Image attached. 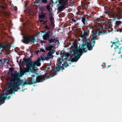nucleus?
I'll return each instance as SVG.
<instances>
[{
    "label": "nucleus",
    "instance_id": "f257e3e1",
    "mask_svg": "<svg viewBox=\"0 0 122 122\" xmlns=\"http://www.w3.org/2000/svg\"><path fill=\"white\" fill-rule=\"evenodd\" d=\"M73 48L70 55L71 61L73 62L76 61L79 58L80 56L82 55V52H85V49L87 47L89 50L92 49L90 42H87L86 45L85 44L83 43L81 48L78 50L77 48L76 42H74L73 43Z\"/></svg>",
    "mask_w": 122,
    "mask_h": 122
},
{
    "label": "nucleus",
    "instance_id": "f03ea898",
    "mask_svg": "<svg viewBox=\"0 0 122 122\" xmlns=\"http://www.w3.org/2000/svg\"><path fill=\"white\" fill-rule=\"evenodd\" d=\"M8 86H7L4 89L3 91V92H4L5 91L6 92L8 91V92L7 93L5 94V95L4 94H3L4 95V96L5 98L4 100L5 101V100L6 98H7L8 99H9L10 98H11L10 96H9L8 97L7 96L8 95H10L12 93H13L15 94V92H18V90H20V85L23 86H25V85H28V84H7ZM31 85V84H29Z\"/></svg>",
    "mask_w": 122,
    "mask_h": 122
},
{
    "label": "nucleus",
    "instance_id": "7ed1b4c3",
    "mask_svg": "<svg viewBox=\"0 0 122 122\" xmlns=\"http://www.w3.org/2000/svg\"><path fill=\"white\" fill-rule=\"evenodd\" d=\"M25 72L24 70H21L20 71L19 74L17 73V72H15V73L13 74V77L11 79H8L7 80V81L8 82V84H11L15 83V84H17L18 82L20 81V79L19 77L21 76L24 74Z\"/></svg>",
    "mask_w": 122,
    "mask_h": 122
},
{
    "label": "nucleus",
    "instance_id": "20e7f679",
    "mask_svg": "<svg viewBox=\"0 0 122 122\" xmlns=\"http://www.w3.org/2000/svg\"><path fill=\"white\" fill-rule=\"evenodd\" d=\"M35 37L34 36H26L24 37L23 42L28 44L30 42H34L36 41Z\"/></svg>",
    "mask_w": 122,
    "mask_h": 122
},
{
    "label": "nucleus",
    "instance_id": "39448f33",
    "mask_svg": "<svg viewBox=\"0 0 122 122\" xmlns=\"http://www.w3.org/2000/svg\"><path fill=\"white\" fill-rule=\"evenodd\" d=\"M40 61L38 59L36 61L30 63L29 64L30 65V67L32 68L33 70L34 71H35V68L36 67V66H40L41 65Z\"/></svg>",
    "mask_w": 122,
    "mask_h": 122
},
{
    "label": "nucleus",
    "instance_id": "423d86ee",
    "mask_svg": "<svg viewBox=\"0 0 122 122\" xmlns=\"http://www.w3.org/2000/svg\"><path fill=\"white\" fill-rule=\"evenodd\" d=\"M70 54L67 53L64 54H61V59L62 60H65L66 59L70 56Z\"/></svg>",
    "mask_w": 122,
    "mask_h": 122
},
{
    "label": "nucleus",
    "instance_id": "0eeeda50",
    "mask_svg": "<svg viewBox=\"0 0 122 122\" xmlns=\"http://www.w3.org/2000/svg\"><path fill=\"white\" fill-rule=\"evenodd\" d=\"M52 34V30H51L49 31V32H48V33L44 35L43 36V38L44 40H46L49 37V35H51Z\"/></svg>",
    "mask_w": 122,
    "mask_h": 122
},
{
    "label": "nucleus",
    "instance_id": "6e6552de",
    "mask_svg": "<svg viewBox=\"0 0 122 122\" xmlns=\"http://www.w3.org/2000/svg\"><path fill=\"white\" fill-rule=\"evenodd\" d=\"M45 77V76L44 75L38 76L36 78L37 81V82H40L42 81L44 79Z\"/></svg>",
    "mask_w": 122,
    "mask_h": 122
},
{
    "label": "nucleus",
    "instance_id": "1a4fd4ad",
    "mask_svg": "<svg viewBox=\"0 0 122 122\" xmlns=\"http://www.w3.org/2000/svg\"><path fill=\"white\" fill-rule=\"evenodd\" d=\"M5 97L4 96L3 94H0V105L4 103V99H5Z\"/></svg>",
    "mask_w": 122,
    "mask_h": 122
},
{
    "label": "nucleus",
    "instance_id": "9d476101",
    "mask_svg": "<svg viewBox=\"0 0 122 122\" xmlns=\"http://www.w3.org/2000/svg\"><path fill=\"white\" fill-rule=\"evenodd\" d=\"M53 53L51 52H48L47 53V56L46 57L48 60H49L53 57V56L52 54H53Z\"/></svg>",
    "mask_w": 122,
    "mask_h": 122
},
{
    "label": "nucleus",
    "instance_id": "9b49d317",
    "mask_svg": "<svg viewBox=\"0 0 122 122\" xmlns=\"http://www.w3.org/2000/svg\"><path fill=\"white\" fill-rule=\"evenodd\" d=\"M115 43L117 44V45H118V46H119L120 48H122V41L119 42V41H118Z\"/></svg>",
    "mask_w": 122,
    "mask_h": 122
},
{
    "label": "nucleus",
    "instance_id": "f8f14e48",
    "mask_svg": "<svg viewBox=\"0 0 122 122\" xmlns=\"http://www.w3.org/2000/svg\"><path fill=\"white\" fill-rule=\"evenodd\" d=\"M88 33L84 31V33L82 34L81 35V37L85 38L86 36H88Z\"/></svg>",
    "mask_w": 122,
    "mask_h": 122
},
{
    "label": "nucleus",
    "instance_id": "ddd939ff",
    "mask_svg": "<svg viewBox=\"0 0 122 122\" xmlns=\"http://www.w3.org/2000/svg\"><path fill=\"white\" fill-rule=\"evenodd\" d=\"M38 59H39L40 61H41V60L43 61L45 60H48L46 57H45L43 56H42L41 57H40Z\"/></svg>",
    "mask_w": 122,
    "mask_h": 122
},
{
    "label": "nucleus",
    "instance_id": "4468645a",
    "mask_svg": "<svg viewBox=\"0 0 122 122\" xmlns=\"http://www.w3.org/2000/svg\"><path fill=\"white\" fill-rule=\"evenodd\" d=\"M67 0H59V3L60 4H63L66 3Z\"/></svg>",
    "mask_w": 122,
    "mask_h": 122
},
{
    "label": "nucleus",
    "instance_id": "2eb2a0df",
    "mask_svg": "<svg viewBox=\"0 0 122 122\" xmlns=\"http://www.w3.org/2000/svg\"><path fill=\"white\" fill-rule=\"evenodd\" d=\"M53 46L52 45L50 46H47L46 48V49L47 50H51Z\"/></svg>",
    "mask_w": 122,
    "mask_h": 122
},
{
    "label": "nucleus",
    "instance_id": "dca6fc26",
    "mask_svg": "<svg viewBox=\"0 0 122 122\" xmlns=\"http://www.w3.org/2000/svg\"><path fill=\"white\" fill-rule=\"evenodd\" d=\"M96 37V35L94 34H92L91 36V37H92L91 40H95Z\"/></svg>",
    "mask_w": 122,
    "mask_h": 122
},
{
    "label": "nucleus",
    "instance_id": "f3484780",
    "mask_svg": "<svg viewBox=\"0 0 122 122\" xmlns=\"http://www.w3.org/2000/svg\"><path fill=\"white\" fill-rule=\"evenodd\" d=\"M122 22L120 21H116V26H118V25H120Z\"/></svg>",
    "mask_w": 122,
    "mask_h": 122
},
{
    "label": "nucleus",
    "instance_id": "a211bd4d",
    "mask_svg": "<svg viewBox=\"0 0 122 122\" xmlns=\"http://www.w3.org/2000/svg\"><path fill=\"white\" fill-rule=\"evenodd\" d=\"M115 51L117 52L118 53H120V48H119L118 47H117L116 48H115Z\"/></svg>",
    "mask_w": 122,
    "mask_h": 122
},
{
    "label": "nucleus",
    "instance_id": "6ab92c4d",
    "mask_svg": "<svg viewBox=\"0 0 122 122\" xmlns=\"http://www.w3.org/2000/svg\"><path fill=\"white\" fill-rule=\"evenodd\" d=\"M63 67H66L68 66V65L66 62H64L62 65Z\"/></svg>",
    "mask_w": 122,
    "mask_h": 122
},
{
    "label": "nucleus",
    "instance_id": "aec40b11",
    "mask_svg": "<svg viewBox=\"0 0 122 122\" xmlns=\"http://www.w3.org/2000/svg\"><path fill=\"white\" fill-rule=\"evenodd\" d=\"M49 19L50 20H54L53 17L52 16V14L51 13H50L49 15Z\"/></svg>",
    "mask_w": 122,
    "mask_h": 122
},
{
    "label": "nucleus",
    "instance_id": "412c9836",
    "mask_svg": "<svg viewBox=\"0 0 122 122\" xmlns=\"http://www.w3.org/2000/svg\"><path fill=\"white\" fill-rule=\"evenodd\" d=\"M61 63V59H58L57 62V64L58 66H59Z\"/></svg>",
    "mask_w": 122,
    "mask_h": 122
},
{
    "label": "nucleus",
    "instance_id": "4be33fe9",
    "mask_svg": "<svg viewBox=\"0 0 122 122\" xmlns=\"http://www.w3.org/2000/svg\"><path fill=\"white\" fill-rule=\"evenodd\" d=\"M1 48H3V49H5L6 48V47L4 44H0V49Z\"/></svg>",
    "mask_w": 122,
    "mask_h": 122
},
{
    "label": "nucleus",
    "instance_id": "5701e85b",
    "mask_svg": "<svg viewBox=\"0 0 122 122\" xmlns=\"http://www.w3.org/2000/svg\"><path fill=\"white\" fill-rule=\"evenodd\" d=\"M54 20H51L50 23L51 25L52 26V27H53L54 26Z\"/></svg>",
    "mask_w": 122,
    "mask_h": 122
},
{
    "label": "nucleus",
    "instance_id": "b1692460",
    "mask_svg": "<svg viewBox=\"0 0 122 122\" xmlns=\"http://www.w3.org/2000/svg\"><path fill=\"white\" fill-rule=\"evenodd\" d=\"M47 10L50 12L52 10L51 8L50 7V6L49 5H47Z\"/></svg>",
    "mask_w": 122,
    "mask_h": 122
},
{
    "label": "nucleus",
    "instance_id": "393cba45",
    "mask_svg": "<svg viewBox=\"0 0 122 122\" xmlns=\"http://www.w3.org/2000/svg\"><path fill=\"white\" fill-rule=\"evenodd\" d=\"M55 40V39H54L50 38L49 40V41L51 43L54 42Z\"/></svg>",
    "mask_w": 122,
    "mask_h": 122
},
{
    "label": "nucleus",
    "instance_id": "a878e982",
    "mask_svg": "<svg viewBox=\"0 0 122 122\" xmlns=\"http://www.w3.org/2000/svg\"><path fill=\"white\" fill-rule=\"evenodd\" d=\"M63 8V7L62 6H60L58 8V10H60V11H61L62 10Z\"/></svg>",
    "mask_w": 122,
    "mask_h": 122
},
{
    "label": "nucleus",
    "instance_id": "bb28decb",
    "mask_svg": "<svg viewBox=\"0 0 122 122\" xmlns=\"http://www.w3.org/2000/svg\"><path fill=\"white\" fill-rule=\"evenodd\" d=\"M85 17H83L82 19V20L83 23L85 25Z\"/></svg>",
    "mask_w": 122,
    "mask_h": 122
},
{
    "label": "nucleus",
    "instance_id": "cd10ccee",
    "mask_svg": "<svg viewBox=\"0 0 122 122\" xmlns=\"http://www.w3.org/2000/svg\"><path fill=\"white\" fill-rule=\"evenodd\" d=\"M45 16V15L44 14H42L39 16L40 18H43Z\"/></svg>",
    "mask_w": 122,
    "mask_h": 122
},
{
    "label": "nucleus",
    "instance_id": "c85d7f7f",
    "mask_svg": "<svg viewBox=\"0 0 122 122\" xmlns=\"http://www.w3.org/2000/svg\"><path fill=\"white\" fill-rule=\"evenodd\" d=\"M5 16H8V14L5 12H3Z\"/></svg>",
    "mask_w": 122,
    "mask_h": 122
},
{
    "label": "nucleus",
    "instance_id": "c756f323",
    "mask_svg": "<svg viewBox=\"0 0 122 122\" xmlns=\"http://www.w3.org/2000/svg\"><path fill=\"white\" fill-rule=\"evenodd\" d=\"M42 2L44 3H46L47 2V0H42Z\"/></svg>",
    "mask_w": 122,
    "mask_h": 122
},
{
    "label": "nucleus",
    "instance_id": "7c9ffc66",
    "mask_svg": "<svg viewBox=\"0 0 122 122\" xmlns=\"http://www.w3.org/2000/svg\"><path fill=\"white\" fill-rule=\"evenodd\" d=\"M24 70L25 72H27L28 71V70L26 68L24 69Z\"/></svg>",
    "mask_w": 122,
    "mask_h": 122
},
{
    "label": "nucleus",
    "instance_id": "2f4dec72",
    "mask_svg": "<svg viewBox=\"0 0 122 122\" xmlns=\"http://www.w3.org/2000/svg\"><path fill=\"white\" fill-rule=\"evenodd\" d=\"M40 51L42 52H44L45 51L44 49H41Z\"/></svg>",
    "mask_w": 122,
    "mask_h": 122
},
{
    "label": "nucleus",
    "instance_id": "473e14b6",
    "mask_svg": "<svg viewBox=\"0 0 122 122\" xmlns=\"http://www.w3.org/2000/svg\"><path fill=\"white\" fill-rule=\"evenodd\" d=\"M29 60V59H25V62H28V61Z\"/></svg>",
    "mask_w": 122,
    "mask_h": 122
},
{
    "label": "nucleus",
    "instance_id": "72a5a7b5",
    "mask_svg": "<svg viewBox=\"0 0 122 122\" xmlns=\"http://www.w3.org/2000/svg\"><path fill=\"white\" fill-rule=\"evenodd\" d=\"M71 20L74 22H75L76 21V20L73 19H71Z\"/></svg>",
    "mask_w": 122,
    "mask_h": 122
},
{
    "label": "nucleus",
    "instance_id": "f704fd0d",
    "mask_svg": "<svg viewBox=\"0 0 122 122\" xmlns=\"http://www.w3.org/2000/svg\"><path fill=\"white\" fill-rule=\"evenodd\" d=\"M39 21L40 22H42L43 21V20H40ZM37 22H39V21H38Z\"/></svg>",
    "mask_w": 122,
    "mask_h": 122
},
{
    "label": "nucleus",
    "instance_id": "c9c22d12",
    "mask_svg": "<svg viewBox=\"0 0 122 122\" xmlns=\"http://www.w3.org/2000/svg\"><path fill=\"white\" fill-rule=\"evenodd\" d=\"M45 27L46 28H47V29H50V28H48V26H45Z\"/></svg>",
    "mask_w": 122,
    "mask_h": 122
},
{
    "label": "nucleus",
    "instance_id": "e433bc0d",
    "mask_svg": "<svg viewBox=\"0 0 122 122\" xmlns=\"http://www.w3.org/2000/svg\"><path fill=\"white\" fill-rule=\"evenodd\" d=\"M109 25V26L110 27H111L112 26V25Z\"/></svg>",
    "mask_w": 122,
    "mask_h": 122
},
{
    "label": "nucleus",
    "instance_id": "4c0bfd02",
    "mask_svg": "<svg viewBox=\"0 0 122 122\" xmlns=\"http://www.w3.org/2000/svg\"><path fill=\"white\" fill-rule=\"evenodd\" d=\"M1 7H2V8L3 9H4V6H1Z\"/></svg>",
    "mask_w": 122,
    "mask_h": 122
},
{
    "label": "nucleus",
    "instance_id": "58836bf2",
    "mask_svg": "<svg viewBox=\"0 0 122 122\" xmlns=\"http://www.w3.org/2000/svg\"><path fill=\"white\" fill-rule=\"evenodd\" d=\"M25 89H23V90H22V92H24V90H25Z\"/></svg>",
    "mask_w": 122,
    "mask_h": 122
},
{
    "label": "nucleus",
    "instance_id": "ea45409f",
    "mask_svg": "<svg viewBox=\"0 0 122 122\" xmlns=\"http://www.w3.org/2000/svg\"><path fill=\"white\" fill-rule=\"evenodd\" d=\"M46 22V21H44V23H43V24H45V23Z\"/></svg>",
    "mask_w": 122,
    "mask_h": 122
},
{
    "label": "nucleus",
    "instance_id": "a19ab883",
    "mask_svg": "<svg viewBox=\"0 0 122 122\" xmlns=\"http://www.w3.org/2000/svg\"><path fill=\"white\" fill-rule=\"evenodd\" d=\"M114 47L115 46V44H113V45H112Z\"/></svg>",
    "mask_w": 122,
    "mask_h": 122
},
{
    "label": "nucleus",
    "instance_id": "79ce46f5",
    "mask_svg": "<svg viewBox=\"0 0 122 122\" xmlns=\"http://www.w3.org/2000/svg\"><path fill=\"white\" fill-rule=\"evenodd\" d=\"M37 86V85H33V86Z\"/></svg>",
    "mask_w": 122,
    "mask_h": 122
},
{
    "label": "nucleus",
    "instance_id": "37998d69",
    "mask_svg": "<svg viewBox=\"0 0 122 122\" xmlns=\"http://www.w3.org/2000/svg\"><path fill=\"white\" fill-rule=\"evenodd\" d=\"M56 71H59V70L58 69V70H55Z\"/></svg>",
    "mask_w": 122,
    "mask_h": 122
},
{
    "label": "nucleus",
    "instance_id": "c03bdc74",
    "mask_svg": "<svg viewBox=\"0 0 122 122\" xmlns=\"http://www.w3.org/2000/svg\"><path fill=\"white\" fill-rule=\"evenodd\" d=\"M110 66H111V65H110V66H108V67H110Z\"/></svg>",
    "mask_w": 122,
    "mask_h": 122
},
{
    "label": "nucleus",
    "instance_id": "a18cd8bd",
    "mask_svg": "<svg viewBox=\"0 0 122 122\" xmlns=\"http://www.w3.org/2000/svg\"><path fill=\"white\" fill-rule=\"evenodd\" d=\"M28 83L27 82H26L25 84H28Z\"/></svg>",
    "mask_w": 122,
    "mask_h": 122
},
{
    "label": "nucleus",
    "instance_id": "49530a36",
    "mask_svg": "<svg viewBox=\"0 0 122 122\" xmlns=\"http://www.w3.org/2000/svg\"><path fill=\"white\" fill-rule=\"evenodd\" d=\"M1 86H2V84H1Z\"/></svg>",
    "mask_w": 122,
    "mask_h": 122
},
{
    "label": "nucleus",
    "instance_id": "de8ad7c7",
    "mask_svg": "<svg viewBox=\"0 0 122 122\" xmlns=\"http://www.w3.org/2000/svg\"><path fill=\"white\" fill-rule=\"evenodd\" d=\"M0 61H1V60H0Z\"/></svg>",
    "mask_w": 122,
    "mask_h": 122
},
{
    "label": "nucleus",
    "instance_id": "09e8293b",
    "mask_svg": "<svg viewBox=\"0 0 122 122\" xmlns=\"http://www.w3.org/2000/svg\"><path fill=\"white\" fill-rule=\"evenodd\" d=\"M44 42V41H43L42 42Z\"/></svg>",
    "mask_w": 122,
    "mask_h": 122
},
{
    "label": "nucleus",
    "instance_id": "8fccbe9b",
    "mask_svg": "<svg viewBox=\"0 0 122 122\" xmlns=\"http://www.w3.org/2000/svg\"><path fill=\"white\" fill-rule=\"evenodd\" d=\"M0 63H2L1 62Z\"/></svg>",
    "mask_w": 122,
    "mask_h": 122
}]
</instances>
